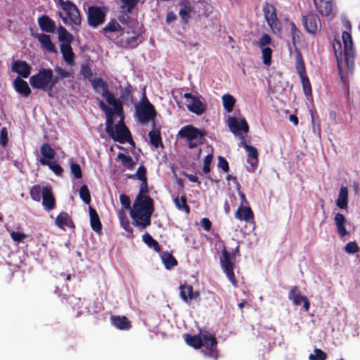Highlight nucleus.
Here are the masks:
<instances>
[{
	"label": "nucleus",
	"instance_id": "e2e57ef3",
	"mask_svg": "<svg viewBox=\"0 0 360 360\" xmlns=\"http://www.w3.org/2000/svg\"><path fill=\"white\" fill-rule=\"evenodd\" d=\"M120 201L124 209L129 210L130 212L133 210V209L131 208V200L129 196L125 194H121L120 195Z\"/></svg>",
	"mask_w": 360,
	"mask_h": 360
},
{
	"label": "nucleus",
	"instance_id": "c9c22d12",
	"mask_svg": "<svg viewBox=\"0 0 360 360\" xmlns=\"http://www.w3.org/2000/svg\"><path fill=\"white\" fill-rule=\"evenodd\" d=\"M150 143L155 148L163 147L160 131L158 129H153L148 133Z\"/></svg>",
	"mask_w": 360,
	"mask_h": 360
},
{
	"label": "nucleus",
	"instance_id": "4d7b16f0",
	"mask_svg": "<svg viewBox=\"0 0 360 360\" xmlns=\"http://www.w3.org/2000/svg\"><path fill=\"white\" fill-rule=\"evenodd\" d=\"M70 171L71 173L74 175L76 179H82V172L80 165L74 162L72 160L70 161Z\"/></svg>",
	"mask_w": 360,
	"mask_h": 360
},
{
	"label": "nucleus",
	"instance_id": "c85d7f7f",
	"mask_svg": "<svg viewBox=\"0 0 360 360\" xmlns=\"http://www.w3.org/2000/svg\"><path fill=\"white\" fill-rule=\"evenodd\" d=\"M114 41L117 46L126 49H134L141 42V40L139 39V35L129 37L127 39L116 37L115 38Z\"/></svg>",
	"mask_w": 360,
	"mask_h": 360
},
{
	"label": "nucleus",
	"instance_id": "09e8293b",
	"mask_svg": "<svg viewBox=\"0 0 360 360\" xmlns=\"http://www.w3.org/2000/svg\"><path fill=\"white\" fill-rule=\"evenodd\" d=\"M122 5L120 8L122 11L125 14H129L131 13L134 6L138 4L139 0H120Z\"/></svg>",
	"mask_w": 360,
	"mask_h": 360
},
{
	"label": "nucleus",
	"instance_id": "4be33fe9",
	"mask_svg": "<svg viewBox=\"0 0 360 360\" xmlns=\"http://www.w3.org/2000/svg\"><path fill=\"white\" fill-rule=\"evenodd\" d=\"M314 4L318 12L323 16H328L332 13L334 0H314Z\"/></svg>",
	"mask_w": 360,
	"mask_h": 360
},
{
	"label": "nucleus",
	"instance_id": "9b49d317",
	"mask_svg": "<svg viewBox=\"0 0 360 360\" xmlns=\"http://www.w3.org/2000/svg\"><path fill=\"white\" fill-rule=\"evenodd\" d=\"M264 18L274 32L281 31V24L278 19L276 10L274 6L271 4L266 2L262 8Z\"/></svg>",
	"mask_w": 360,
	"mask_h": 360
},
{
	"label": "nucleus",
	"instance_id": "69168bd1",
	"mask_svg": "<svg viewBox=\"0 0 360 360\" xmlns=\"http://www.w3.org/2000/svg\"><path fill=\"white\" fill-rule=\"evenodd\" d=\"M345 250L349 254H354L359 251V248L356 242H349L345 245Z\"/></svg>",
	"mask_w": 360,
	"mask_h": 360
},
{
	"label": "nucleus",
	"instance_id": "79ce46f5",
	"mask_svg": "<svg viewBox=\"0 0 360 360\" xmlns=\"http://www.w3.org/2000/svg\"><path fill=\"white\" fill-rule=\"evenodd\" d=\"M58 33L59 40L61 41L62 43L70 44L74 39L72 34H70L67 30V29L62 25H60L58 27Z\"/></svg>",
	"mask_w": 360,
	"mask_h": 360
},
{
	"label": "nucleus",
	"instance_id": "5701e85b",
	"mask_svg": "<svg viewBox=\"0 0 360 360\" xmlns=\"http://www.w3.org/2000/svg\"><path fill=\"white\" fill-rule=\"evenodd\" d=\"M298 290V288L297 286H294L290 291L288 295V299L292 300L295 305H300L303 303V307L306 311H308L309 309V302L307 297L302 296L298 294L297 292Z\"/></svg>",
	"mask_w": 360,
	"mask_h": 360
},
{
	"label": "nucleus",
	"instance_id": "680f3d73",
	"mask_svg": "<svg viewBox=\"0 0 360 360\" xmlns=\"http://www.w3.org/2000/svg\"><path fill=\"white\" fill-rule=\"evenodd\" d=\"M212 159H213L212 154H208L205 157L204 160H203V167H202V172L205 174L210 172V164L212 162Z\"/></svg>",
	"mask_w": 360,
	"mask_h": 360
},
{
	"label": "nucleus",
	"instance_id": "2f4dec72",
	"mask_svg": "<svg viewBox=\"0 0 360 360\" xmlns=\"http://www.w3.org/2000/svg\"><path fill=\"white\" fill-rule=\"evenodd\" d=\"M56 225L60 229H64L65 226L74 227L75 224L70 216L65 212H60L55 219Z\"/></svg>",
	"mask_w": 360,
	"mask_h": 360
},
{
	"label": "nucleus",
	"instance_id": "412c9836",
	"mask_svg": "<svg viewBox=\"0 0 360 360\" xmlns=\"http://www.w3.org/2000/svg\"><path fill=\"white\" fill-rule=\"evenodd\" d=\"M31 66L25 60H17L13 61L11 70L22 78H27L31 72Z\"/></svg>",
	"mask_w": 360,
	"mask_h": 360
},
{
	"label": "nucleus",
	"instance_id": "aec40b11",
	"mask_svg": "<svg viewBox=\"0 0 360 360\" xmlns=\"http://www.w3.org/2000/svg\"><path fill=\"white\" fill-rule=\"evenodd\" d=\"M239 252V247L237 246L232 253L229 252L225 248L221 251L222 256L220 258V263L222 268L228 269L234 267L236 253Z\"/></svg>",
	"mask_w": 360,
	"mask_h": 360
},
{
	"label": "nucleus",
	"instance_id": "603ef678",
	"mask_svg": "<svg viewBox=\"0 0 360 360\" xmlns=\"http://www.w3.org/2000/svg\"><path fill=\"white\" fill-rule=\"evenodd\" d=\"M119 219L120 221L121 226L127 232L132 233L133 229L131 228L130 223L126 216L125 212L123 210L119 212Z\"/></svg>",
	"mask_w": 360,
	"mask_h": 360
},
{
	"label": "nucleus",
	"instance_id": "393cba45",
	"mask_svg": "<svg viewBox=\"0 0 360 360\" xmlns=\"http://www.w3.org/2000/svg\"><path fill=\"white\" fill-rule=\"evenodd\" d=\"M40 29L45 32L53 33L56 30L55 22L46 15H42L37 20Z\"/></svg>",
	"mask_w": 360,
	"mask_h": 360
},
{
	"label": "nucleus",
	"instance_id": "ddd939ff",
	"mask_svg": "<svg viewBox=\"0 0 360 360\" xmlns=\"http://www.w3.org/2000/svg\"><path fill=\"white\" fill-rule=\"evenodd\" d=\"M184 97L187 99L186 106L188 109L198 115H202L206 110V106L202 103L200 98L191 93H186Z\"/></svg>",
	"mask_w": 360,
	"mask_h": 360
},
{
	"label": "nucleus",
	"instance_id": "7ed1b4c3",
	"mask_svg": "<svg viewBox=\"0 0 360 360\" xmlns=\"http://www.w3.org/2000/svg\"><path fill=\"white\" fill-rule=\"evenodd\" d=\"M154 212V202L153 199H148L143 203L138 205L134 203L133 210L130 216L134 219V225L145 229L151 224L150 217Z\"/></svg>",
	"mask_w": 360,
	"mask_h": 360
},
{
	"label": "nucleus",
	"instance_id": "39448f33",
	"mask_svg": "<svg viewBox=\"0 0 360 360\" xmlns=\"http://www.w3.org/2000/svg\"><path fill=\"white\" fill-rule=\"evenodd\" d=\"M178 134L181 138L186 139L188 148L192 149L204 143L206 132L192 125H187L181 128Z\"/></svg>",
	"mask_w": 360,
	"mask_h": 360
},
{
	"label": "nucleus",
	"instance_id": "6e6552de",
	"mask_svg": "<svg viewBox=\"0 0 360 360\" xmlns=\"http://www.w3.org/2000/svg\"><path fill=\"white\" fill-rule=\"evenodd\" d=\"M91 86L94 91L100 94L109 105L116 104L120 101L113 93L109 91L108 83L101 77H95L91 80Z\"/></svg>",
	"mask_w": 360,
	"mask_h": 360
},
{
	"label": "nucleus",
	"instance_id": "1a4fd4ad",
	"mask_svg": "<svg viewBox=\"0 0 360 360\" xmlns=\"http://www.w3.org/2000/svg\"><path fill=\"white\" fill-rule=\"evenodd\" d=\"M202 353L207 357L217 360L219 356V352L217 349V340L215 336L210 333L202 334Z\"/></svg>",
	"mask_w": 360,
	"mask_h": 360
},
{
	"label": "nucleus",
	"instance_id": "e433bc0d",
	"mask_svg": "<svg viewBox=\"0 0 360 360\" xmlns=\"http://www.w3.org/2000/svg\"><path fill=\"white\" fill-rule=\"evenodd\" d=\"M148 191H148L147 180L141 181L139 193L138 195L136 196L134 203L141 205V204L143 203V202H145L148 198L152 199L150 196L143 195L144 193H148Z\"/></svg>",
	"mask_w": 360,
	"mask_h": 360
},
{
	"label": "nucleus",
	"instance_id": "338daca9",
	"mask_svg": "<svg viewBox=\"0 0 360 360\" xmlns=\"http://www.w3.org/2000/svg\"><path fill=\"white\" fill-rule=\"evenodd\" d=\"M233 268L234 267H230L228 269H224V271H225L227 278L230 281V282L234 285L237 286V281L233 272Z\"/></svg>",
	"mask_w": 360,
	"mask_h": 360
},
{
	"label": "nucleus",
	"instance_id": "de8ad7c7",
	"mask_svg": "<svg viewBox=\"0 0 360 360\" xmlns=\"http://www.w3.org/2000/svg\"><path fill=\"white\" fill-rule=\"evenodd\" d=\"M241 145L243 146V148L246 150L248 153V156L249 158H252V159L255 160L256 164L258 162V151L257 149L250 145H248L246 143L243 138H242L241 141Z\"/></svg>",
	"mask_w": 360,
	"mask_h": 360
},
{
	"label": "nucleus",
	"instance_id": "a211bd4d",
	"mask_svg": "<svg viewBox=\"0 0 360 360\" xmlns=\"http://www.w3.org/2000/svg\"><path fill=\"white\" fill-rule=\"evenodd\" d=\"M42 205L47 211L53 210L56 205V198L51 186H43L42 192Z\"/></svg>",
	"mask_w": 360,
	"mask_h": 360
},
{
	"label": "nucleus",
	"instance_id": "ea45409f",
	"mask_svg": "<svg viewBox=\"0 0 360 360\" xmlns=\"http://www.w3.org/2000/svg\"><path fill=\"white\" fill-rule=\"evenodd\" d=\"M41 165H46L51 169L56 175L61 176L63 172L62 167L58 164L56 161L45 160L44 159H40L39 160Z\"/></svg>",
	"mask_w": 360,
	"mask_h": 360
},
{
	"label": "nucleus",
	"instance_id": "b1692460",
	"mask_svg": "<svg viewBox=\"0 0 360 360\" xmlns=\"http://www.w3.org/2000/svg\"><path fill=\"white\" fill-rule=\"evenodd\" d=\"M60 52L63 60L68 65L73 66L75 65V55L72 51L70 44L61 43L60 45Z\"/></svg>",
	"mask_w": 360,
	"mask_h": 360
},
{
	"label": "nucleus",
	"instance_id": "7c9ffc66",
	"mask_svg": "<svg viewBox=\"0 0 360 360\" xmlns=\"http://www.w3.org/2000/svg\"><path fill=\"white\" fill-rule=\"evenodd\" d=\"M15 91L24 97H27L31 94V89L27 82L18 77L13 82Z\"/></svg>",
	"mask_w": 360,
	"mask_h": 360
},
{
	"label": "nucleus",
	"instance_id": "3c124183",
	"mask_svg": "<svg viewBox=\"0 0 360 360\" xmlns=\"http://www.w3.org/2000/svg\"><path fill=\"white\" fill-rule=\"evenodd\" d=\"M43 187L39 184L33 186L30 189L31 198L37 202H39L42 197Z\"/></svg>",
	"mask_w": 360,
	"mask_h": 360
},
{
	"label": "nucleus",
	"instance_id": "a18cd8bd",
	"mask_svg": "<svg viewBox=\"0 0 360 360\" xmlns=\"http://www.w3.org/2000/svg\"><path fill=\"white\" fill-rule=\"evenodd\" d=\"M61 302L70 304L73 309L81 307V299L73 295H63Z\"/></svg>",
	"mask_w": 360,
	"mask_h": 360
},
{
	"label": "nucleus",
	"instance_id": "a19ab883",
	"mask_svg": "<svg viewBox=\"0 0 360 360\" xmlns=\"http://www.w3.org/2000/svg\"><path fill=\"white\" fill-rule=\"evenodd\" d=\"M143 241L148 245V248L153 249L157 252H160L161 248L158 242L155 240L150 234L146 233L142 236Z\"/></svg>",
	"mask_w": 360,
	"mask_h": 360
},
{
	"label": "nucleus",
	"instance_id": "f03ea898",
	"mask_svg": "<svg viewBox=\"0 0 360 360\" xmlns=\"http://www.w3.org/2000/svg\"><path fill=\"white\" fill-rule=\"evenodd\" d=\"M342 39L344 44L343 50H342L340 41L337 39L333 43V49L337 58L340 79L345 82L343 77L342 55L348 70L352 73L354 68L355 53L350 33L344 31L342 34Z\"/></svg>",
	"mask_w": 360,
	"mask_h": 360
},
{
	"label": "nucleus",
	"instance_id": "bf43d9fd",
	"mask_svg": "<svg viewBox=\"0 0 360 360\" xmlns=\"http://www.w3.org/2000/svg\"><path fill=\"white\" fill-rule=\"evenodd\" d=\"M302 81V84L303 87V90L305 94H311V86L310 81L307 75L304 76L300 77Z\"/></svg>",
	"mask_w": 360,
	"mask_h": 360
},
{
	"label": "nucleus",
	"instance_id": "bb28decb",
	"mask_svg": "<svg viewBox=\"0 0 360 360\" xmlns=\"http://www.w3.org/2000/svg\"><path fill=\"white\" fill-rule=\"evenodd\" d=\"M334 221L337 228V231L341 238L349 234V232L347 231L345 227V224L347 223V221L344 214L340 212L336 213L334 217Z\"/></svg>",
	"mask_w": 360,
	"mask_h": 360
},
{
	"label": "nucleus",
	"instance_id": "72a5a7b5",
	"mask_svg": "<svg viewBox=\"0 0 360 360\" xmlns=\"http://www.w3.org/2000/svg\"><path fill=\"white\" fill-rule=\"evenodd\" d=\"M90 224L92 229L98 233H100L102 230V224L100 221L98 214L96 210L91 206L89 207Z\"/></svg>",
	"mask_w": 360,
	"mask_h": 360
},
{
	"label": "nucleus",
	"instance_id": "052dcab7",
	"mask_svg": "<svg viewBox=\"0 0 360 360\" xmlns=\"http://www.w3.org/2000/svg\"><path fill=\"white\" fill-rule=\"evenodd\" d=\"M12 240L16 243H21L27 238V234L19 231H11L10 233Z\"/></svg>",
	"mask_w": 360,
	"mask_h": 360
},
{
	"label": "nucleus",
	"instance_id": "5fc2aeb1",
	"mask_svg": "<svg viewBox=\"0 0 360 360\" xmlns=\"http://www.w3.org/2000/svg\"><path fill=\"white\" fill-rule=\"evenodd\" d=\"M262 49V60L264 65H269L271 63L272 49L269 47H263Z\"/></svg>",
	"mask_w": 360,
	"mask_h": 360
},
{
	"label": "nucleus",
	"instance_id": "f704fd0d",
	"mask_svg": "<svg viewBox=\"0 0 360 360\" xmlns=\"http://www.w3.org/2000/svg\"><path fill=\"white\" fill-rule=\"evenodd\" d=\"M184 340L188 345L194 349H198L202 347V335L186 334L184 335Z\"/></svg>",
	"mask_w": 360,
	"mask_h": 360
},
{
	"label": "nucleus",
	"instance_id": "13d9d810",
	"mask_svg": "<svg viewBox=\"0 0 360 360\" xmlns=\"http://www.w3.org/2000/svg\"><path fill=\"white\" fill-rule=\"evenodd\" d=\"M314 354H311L309 356V360H326L327 358L326 354L321 349H314Z\"/></svg>",
	"mask_w": 360,
	"mask_h": 360
},
{
	"label": "nucleus",
	"instance_id": "c03bdc74",
	"mask_svg": "<svg viewBox=\"0 0 360 360\" xmlns=\"http://www.w3.org/2000/svg\"><path fill=\"white\" fill-rule=\"evenodd\" d=\"M117 159L121 161L122 165L127 169H133L136 165V162L134 161L132 158L129 155H127L124 153H118Z\"/></svg>",
	"mask_w": 360,
	"mask_h": 360
},
{
	"label": "nucleus",
	"instance_id": "4468645a",
	"mask_svg": "<svg viewBox=\"0 0 360 360\" xmlns=\"http://www.w3.org/2000/svg\"><path fill=\"white\" fill-rule=\"evenodd\" d=\"M230 131L238 136H241V132L247 134L249 131V126L245 118L238 120L236 117H230L227 120Z\"/></svg>",
	"mask_w": 360,
	"mask_h": 360
},
{
	"label": "nucleus",
	"instance_id": "0e129e2a",
	"mask_svg": "<svg viewBox=\"0 0 360 360\" xmlns=\"http://www.w3.org/2000/svg\"><path fill=\"white\" fill-rule=\"evenodd\" d=\"M271 37L268 34H264L259 39L258 46L260 48L266 47L267 45L271 44Z\"/></svg>",
	"mask_w": 360,
	"mask_h": 360
},
{
	"label": "nucleus",
	"instance_id": "cd10ccee",
	"mask_svg": "<svg viewBox=\"0 0 360 360\" xmlns=\"http://www.w3.org/2000/svg\"><path fill=\"white\" fill-rule=\"evenodd\" d=\"M35 37L41 45V48L49 53H57L55 44L52 42L49 35L46 34H37Z\"/></svg>",
	"mask_w": 360,
	"mask_h": 360
},
{
	"label": "nucleus",
	"instance_id": "49530a36",
	"mask_svg": "<svg viewBox=\"0 0 360 360\" xmlns=\"http://www.w3.org/2000/svg\"><path fill=\"white\" fill-rule=\"evenodd\" d=\"M222 103L224 109L228 112H231L233 111V106L236 103V99L232 95L226 94L222 96Z\"/></svg>",
	"mask_w": 360,
	"mask_h": 360
},
{
	"label": "nucleus",
	"instance_id": "0eeeda50",
	"mask_svg": "<svg viewBox=\"0 0 360 360\" xmlns=\"http://www.w3.org/2000/svg\"><path fill=\"white\" fill-rule=\"evenodd\" d=\"M60 2L61 7L66 14V17H63L62 13H60V16L63 19L64 23L71 25H80L82 22V17L76 5L70 1H63V0H60Z\"/></svg>",
	"mask_w": 360,
	"mask_h": 360
},
{
	"label": "nucleus",
	"instance_id": "6ab92c4d",
	"mask_svg": "<svg viewBox=\"0 0 360 360\" xmlns=\"http://www.w3.org/2000/svg\"><path fill=\"white\" fill-rule=\"evenodd\" d=\"M180 297L186 303L190 304L193 300H195L200 297L198 291H193L191 285L183 284L179 286Z\"/></svg>",
	"mask_w": 360,
	"mask_h": 360
},
{
	"label": "nucleus",
	"instance_id": "c756f323",
	"mask_svg": "<svg viewBox=\"0 0 360 360\" xmlns=\"http://www.w3.org/2000/svg\"><path fill=\"white\" fill-rule=\"evenodd\" d=\"M235 217L240 221L250 222L254 219V213L250 207L240 206L235 214Z\"/></svg>",
	"mask_w": 360,
	"mask_h": 360
},
{
	"label": "nucleus",
	"instance_id": "473e14b6",
	"mask_svg": "<svg viewBox=\"0 0 360 360\" xmlns=\"http://www.w3.org/2000/svg\"><path fill=\"white\" fill-rule=\"evenodd\" d=\"M110 320L112 324L120 330H129L131 327L130 321L126 316H112Z\"/></svg>",
	"mask_w": 360,
	"mask_h": 360
},
{
	"label": "nucleus",
	"instance_id": "8fccbe9b",
	"mask_svg": "<svg viewBox=\"0 0 360 360\" xmlns=\"http://www.w3.org/2000/svg\"><path fill=\"white\" fill-rule=\"evenodd\" d=\"M174 202L179 210H184L186 214L190 213V207L187 205L186 196L182 195L180 199L176 197L174 199Z\"/></svg>",
	"mask_w": 360,
	"mask_h": 360
},
{
	"label": "nucleus",
	"instance_id": "20e7f679",
	"mask_svg": "<svg viewBox=\"0 0 360 360\" xmlns=\"http://www.w3.org/2000/svg\"><path fill=\"white\" fill-rule=\"evenodd\" d=\"M58 82V77H54L53 70L50 68H41L38 72L30 77V83L32 88L37 89H48L51 96L53 87Z\"/></svg>",
	"mask_w": 360,
	"mask_h": 360
},
{
	"label": "nucleus",
	"instance_id": "37998d69",
	"mask_svg": "<svg viewBox=\"0 0 360 360\" xmlns=\"http://www.w3.org/2000/svg\"><path fill=\"white\" fill-rule=\"evenodd\" d=\"M161 259L165 268L169 269L177 265L178 262L175 257L168 252H163L161 255Z\"/></svg>",
	"mask_w": 360,
	"mask_h": 360
},
{
	"label": "nucleus",
	"instance_id": "dca6fc26",
	"mask_svg": "<svg viewBox=\"0 0 360 360\" xmlns=\"http://www.w3.org/2000/svg\"><path fill=\"white\" fill-rule=\"evenodd\" d=\"M180 9L179 15L181 18V23L186 25L191 18V14L195 13V8L192 3L188 0H181L179 3Z\"/></svg>",
	"mask_w": 360,
	"mask_h": 360
},
{
	"label": "nucleus",
	"instance_id": "f257e3e1",
	"mask_svg": "<svg viewBox=\"0 0 360 360\" xmlns=\"http://www.w3.org/2000/svg\"><path fill=\"white\" fill-rule=\"evenodd\" d=\"M98 105L105 115V132L108 136L120 143L128 142L134 146L131 132L124 122V109L121 102L109 107L102 100H98Z\"/></svg>",
	"mask_w": 360,
	"mask_h": 360
},
{
	"label": "nucleus",
	"instance_id": "864d4df0",
	"mask_svg": "<svg viewBox=\"0 0 360 360\" xmlns=\"http://www.w3.org/2000/svg\"><path fill=\"white\" fill-rule=\"evenodd\" d=\"M295 69L300 77L307 75L304 60L300 53L297 56Z\"/></svg>",
	"mask_w": 360,
	"mask_h": 360
},
{
	"label": "nucleus",
	"instance_id": "6e6d98bb",
	"mask_svg": "<svg viewBox=\"0 0 360 360\" xmlns=\"http://www.w3.org/2000/svg\"><path fill=\"white\" fill-rule=\"evenodd\" d=\"M79 196L85 204L89 205L91 202V195L88 186L82 185L79 189Z\"/></svg>",
	"mask_w": 360,
	"mask_h": 360
},
{
	"label": "nucleus",
	"instance_id": "58836bf2",
	"mask_svg": "<svg viewBox=\"0 0 360 360\" xmlns=\"http://www.w3.org/2000/svg\"><path fill=\"white\" fill-rule=\"evenodd\" d=\"M40 153L45 160H51L55 158L56 151L48 143H44L40 147Z\"/></svg>",
	"mask_w": 360,
	"mask_h": 360
},
{
	"label": "nucleus",
	"instance_id": "f3484780",
	"mask_svg": "<svg viewBox=\"0 0 360 360\" xmlns=\"http://www.w3.org/2000/svg\"><path fill=\"white\" fill-rule=\"evenodd\" d=\"M102 32L106 37L112 39V34L115 33L116 34V37L120 38V37L124 34V29L121 27L116 20L112 19L104 27H103ZM114 39H113V40Z\"/></svg>",
	"mask_w": 360,
	"mask_h": 360
},
{
	"label": "nucleus",
	"instance_id": "9d476101",
	"mask_svg": "<svg viewBox=\"0 0 360 360\" xmlns=\"http://www.w3.org/2000/svg\"><path fill=\"white\" fill-rule=\"evenodd\" d=\"M143 96L146 101L136 107V114L139 120L141 123H146L149 121H154L156 117V111L154 106L146 98L145 94ZM153 125L155 126V122H153Z\"/></svg>",
	"mask_w": 360,
	"mask_h": 360
},
{
	"label": "nucleus",
	"instance_id": "4c0bfd02",
	"mask_svg": "<svg viewBox=\"0 0 360 360\" xmlns=\"http://www.w3.org/2000/svg\"><path fill=\"white\" fill-rule=\"evenodd\" d=\"M348 204V190L347 187L342 186L339 191L337 206L340 209H346Z\"/></svg>",
	"mask_w": 360,
	"mask_h": 360
},
{
	"label": "nucleus",
	"instance_id": "774afa93",
	"mask_svg": "<svg viewBox=\"0 0 360 360\" xmlns=\"http://www.w3.org/2000/svg\"><path fill=\"white\" fill-rule=\"evenodd\" d=\"M136 179L141 181L147 180L146 176V169L144 166L141 165L137 169L136 172L135 173Z\"/></svg>",
	"mask_w": 360,
	"mask_h": 360
},
{
	"label": "nucleus",
	"instance_id": "423d86ee",
	"mask_svg": "<svg viewBox=\"0 0 360 360\" xmlns=\"http://www.w3.org/2000/svg\"><path fill=\"white\" fill-rule=\"evenodd\" d=\"M178 134L181 138L186 139L188 148L192 149L204 143L206 132L192 125H187L181 128Z\"/></svg>",
	"mask_w": 360,
	"mask_h": 360
},
{
	"label": "nucleus",
	"instance_id": "a878e982",
	"mask_svg": "<svg viewBox=\"0 0 360 360\" xmlns=\"http://www.w3.org/2000/svg\"><path fill=\"white\" fill-rule=\"evenodd\" d=\"M120 98H117V100H119L122 106L123 107V103L126 102H132L134 96L133 93L135 91V89L129 84L127 83L126 86L122 87L120 86Z\"/></svg>",
	"mask_w": 360,
	"mask_h": 360
},
{
	"label": "nucleus",
	"instance_id": "f8f14e48",
	"mask_svg": "<svg viewBox=\"0 0 360 360\" xmlns=\"http://www.w3.org/2000/svg\"><path fill=\"white\" fill-rule=\"evenodd\" d=\"M105 12L97 6H91L88 8L87 21L90 26L96 27L104 22Z\"/></svg>",
	"mask_w": 360,
	"mask_h": 360
},
{
	"label": "nucleus",
	"instance_id": "2eb2a0df",
	"mask_svg": "<svg viewBox=\"0 0 360 360\" xmlns=\"http://www.w3.org/2000/svg\"><path fill=\"white\" fill-rule=\"evenodd\" d=\"M302 21L305 29L309 33L316 34L321 30V24L319 16L313 13L302 16Z\"/></svg>",
	"mask_w": 360,
	"mask_h": 360
}]
</instances>
